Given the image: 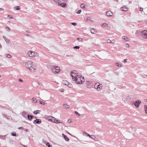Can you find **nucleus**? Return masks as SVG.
I'll list each match as a JSON object with an SVG mask.
<instances>
[{
  "label": "nucleus",
  "instance_id": "obj_11",
  "mask_svg": "<svg viewBox=\"0 0 147 147\" xmlns=\"http://www.w3.org/2000/svg\"><path fill=\"white\" fill-rule=\"evenodd\" d=\"M41 123V120L39 119H36L33 121V123L34 124H40Z\"/></svg>",
  "mask_w": 147,
  "mask_h": 147
},
{
  "label": "nucleus",
  "instance_id": "obj_51",
  "mask_svg": "<svg viewBox=\"0 0 147 147\" xmlns=\"http://www.w3.org/2000/svg\"><path fill=\"white\" fill-rule=\"evenodd\" d=\"M24 129V131H27V132L28 131V130L27 129L24 128V129Z\"/></svg>",
  "mask_w": 147,
  "mask_h": 147
},
{
  "label": "nucleus",
  "instance_id": "obj_53",
  "mask_svg": "<svg viewBox=\"0 0 147 147\" xmlns=\"http://www.w3.org/2000/svg\"><path fill=\"white\" fill-rule=\"evenodd\" d=\"M18 80L20 82H23V80L21 79H18Z\"/></svg>",
  "mask_w": 147,
  "mask_h": 147
},
{
  "label": "nucleus",
  "instance_id": "obj_54",
  "mask_svg": "<svg viewBox=\"0 0 147 147\" xmlns=\"http://www.w3.org/2000/svg\"><path fill=\"white\" fill-rule=\"evenodd\" d=\"M143 8H142V7H140V11H143Z\"/></svg>",
  "mask_w": 147,
  "mask_h": 147
},
{
  "label": "nucleus",
  "instance_id": "obj_37",
  "mask_svg": "<svg viewBox=\"0 0 147 147\" xmlns=\"http://www.w3.org/2000/svg\"><path fill=\"white\" fill-rule=\"evenodd\" d=\"M85 5H84L83 4H82L81 5V7L82 8H85Z\"/></svg>",
  "mask_w": 147,
  "mask_h": 147
},
{
  "label": "nucleus",
  "instance_id": "obj_34",
  "mask_svg": "<svg viewBox=\"0 0 147 147\" xmlns=\"http://www.w3.org/2000/svg\"><path fill=\"white\" fill-rule=\"evenodd\" d=\"M80 48V47L78 46H75L73 47L74 49H79Z\"/></svg>",
  "mask_w": 147,
  "mask_h": 147
},
{
  "label": "nucleus",
  "instance_id": "obj_46",
  "mask_svg": "<svg viewBox=\"0 0 147 147\" xmlns=\"http://www.w3.org/2000/svg\"><path fill=\"white\" fill-rule=\"evenodd\" d=\"M115 42V40H111V43L113 44Z\"/></svg>",
  "mask_w": 147,
  "mask_h": 147
},
{
  "label": "nucleus",
  "instance_id": "obj_29",
  "mask_svg": "<svg viewBox=\"0 0 147 147\" xmlns=\"http://www.w3.org/2000/svg\"><path fill=\"white\" fill-rule=\"evenodd\" d=\"M77 40L80 42L82 41L83 40V39L81 38H78Z\"/></svg>",
  "mask_w": 147,
  "mask_h": 147
},
{
  "label": "nucleus",
  "instance_id": "obj_31",
  "mask_svg": "<svg viewBox=\"0 0 147 147\" xmlns=\"http://www.w3.org/2000/svg\"><path fill=\"white\" fill-rule=\"evenodd\" d=\"M102 26L106 27L108 26V24L107 23H104L102 25Z\"/></svg>",
  "mask_w": 147,
  "mask_h": 147
},
{
  "label": "nucleus",
  "instance_id": "obj_30",
  "mask_svg": "<svg viewBox=\"0 0 147 147\" xmlns=\"http://www.w3.org/2000/svg\"><path fill=\"white\" fill-rule=\"evenodd\" d=\"M38 111H39L38 110L35 111L33 112V113L37 115V114H38Z\"/></svg>",
  "mask_w": 147,
  "mask_h": 147
},
{
  "label": "nucleus",
  "instance_id": "obj_10",
  "mask_svg": "<svg viewBox=\"0 0 147 147\" xmlns=\"http://www.w3.org/2000/svg\"><path fill=\"white\" fill-rule=\"evenodd\" d=\"M88 136L92 139L96 141H98V140H97V139L96 138V137L94 135H88Z\"/></svg>",
  "mask_w": 147,
  "mask_h": 147
},
{
  "label": "nucleus",
  "instance_id": "obj_63",
  "mask_svg": "<svg viewBox=\"0 0 147 147\" xmlns=\"http://www.w3.org/2000/svg\"><path fill=\"white\" fill-rule=\"evenodd\" d=\"M146 102L147 101V99H146Z\"/></svg>",
  "mask_w": 147,
  "mask_h": 147
},
{
  "label": "nucleus",
  "instance_id": "obj_58",
  "mask_svg": "<svg viewBox=\"0 0 147 147\" xmlns=\"http://www.w3.org/2000/svg\"><path fill=\"white\" fill-rule=\"evenodd\" d=\"M71 120H68V122L69 123H70L71 122Z\"/></svg>",
  "mask_w": 147,
  "mask_h": 147
},
{
  "label": "nucleus",
  "instance_id": "obj_33",
  "mask_svg": "<svg viewBox=\"0 0 147 147\" xmlns=\"http://www.w3.org/2000/svg\"><path fill=\"white\" fill-rule=\"evenodd\" d=\"M48 146V147H52V145H50L49 143L48 142H47L46 144Z\"/></svg>",
  "mask_w": 147,
  "mask_h": 147
},
{
  "label": "nucleus",
  "instance_id": "obj_20",
  "mask_svg": "<svg viewBox=\"0 0 147 147\" xmlns=\"http://www.w3.org/2000/svg\"><path fill=\"white\" fill-rule=\"evenodd\" d=\"M122 10L123 11H126L127 10V9L124 7L121 8Z\"/></svg>",
  "mask_w": 147,
  "mask_h": 147
},
{
  "label": "nucleus",
  "instance_id": "obj_62",
  "mask_svg": "<svg viewBox=\"0 0 147 147\" xmlns=\"http://www.w3.org/2000/svg\"><path fill=\"white\" fill-rule=\"evenodd\" d=\"M8 23H10V21H8Z\"/></svg>",
  "mask_w": 147,
  "mask_h": 147
},
{
  "label": "nucleus",
  "instance_id": "obj_55",
  "mask_svg": "<svg viewBox=\"0 0 147 147\" xmlns=\"http://www.w3.org/2000/svg\"><path fill=\"white\" fill-rule=\"evenodd\" d=\"M4 10V9L2 8H0V11H2Z\"/></svg>",
  "mask_w": 147,
  "mask_h": 147
},
{
  "label": "nucleus",
  "instance_id": "obj_39",
  "mask_svg": "<svg viewBox=\"0 0 147 147\" xmlns=\"http://www.w3.org/2000/svg\"><path fill=\"white\" fill-rule=\"evenodd\" d=\"M75 113L76 115H77L78 116H80V114L78 113L77 111H75Z\"/></svg>",
  "mask_w": 147,
  "mask_h": 147
},
{
  "label": "nucleus",
  "instance_id": "obj_24",
  "mask_svg": "<svg viewBox=\"0 0 147 147\" xmlns=\"http://www.w3.org/2000/svg\"><path fill=\"white\" fill-rule=\"evenodd\" d=\"M14 8H15V9L16 10H19L20 9V7L19 6H16L14 7Z\"/></svg>",
  "mask_w": 147,
  "mask_h": 147
},
{
  "label": "nucleus",
  "instance_id": "obj_44",
  "mask_svg": "<svg viewBox=\"0 0 147 147\" xmlns=\"http://www.w3.org/2000/svg\"><path fill=\"white\" fill-rule=\"evenodd\" d=\"M7 57L8 58H10L11 57V55L8 54L7 55Z\"/></svg>",
  "mask_w": 147,
  "mask_h": 147
},
{
  "label": "nucleus",
  "instance_id": "obj_38",
  "mask_svg": "<svg viewBox=\"0 0 147 147\" xmlns=\"http://www.w3.org/2000/svg\"><path fill=\"white\" fill-rule=\"evenodd\" d=\"M81 10H79L76 12V13L78 14H80L81 12Z\"/></svg>",
  "mask_w": 147,
  "mask_h": 147
},
{
  "label": "nucleus",
  "instance_id": "obj_59",
  "mask_svg": "<svg viewBox=\"0 0 147 147\" xmlns=\"http://www.w3.org/2000/svg\"><path fill=\"white\" fill-rule=\"evenodd\" d=\"M9 16H9V15H8V17H9V18H13V17H9Z\"/></svg>",
  "mask_w": 147,
  "mask_h": 147
},
{
  "label": "nucleus",
  "instance_id": "obj_25",
  "mask_svg": "<svg viewBox=\"0 0 147 147\" xmlns=\"http://www.w3.org/2000/svg\"><path fill=\"white\" fill-rule=\"evenodd\" d=\"M11 135H12V136H16V133L15 132H12L11 133Z\"/></svg>",
  "mask_w": 147,
  "mask_h": 147
},
{
  "label": "nucleus",
  "instance_id": "obj_48",
  "mask_svg": "<svg viewBox=\"0 0 147 147\" xmlns=\"http://www.w3.org/2000/svg\"><path fill=\"white\" fill-rule=\"evenodd\" d=\"M3 117H5V118H7V119H9V118H7V116L6 115H4V114H3Z\"/></svg>",
  "mask_w": 147,
  "mask_h": 147
},
{
  "label": "nucleus",
  "instance_id": "obj_35",
  "mask_svg": "<svg viewBox=\"0 0 147 147\" xmlns=\"http://www.w3.org/2000/svg\"><path fill=\"white\" fill-rule=\"evenodd\" d=\"M63 83H64L66 85H67L68 84V82L67 81H64Z\"/></svg>",
  "mask_w": 147,
  "mask_h": 147
},
{
  "label": "nucleus",
  "instance_id": "obj_7",
  "mask_svg": "<svg viewBox=\"0 0 147 147\" xmlns=\"http://www.w3.org/2000/svg\"><path fill=\"white\" fill-rule=\"evenodd\" d=\"M141 36L143 38L147 39V30L142 31L141 33Z\"/></svg>",
  "mask_w": 147,
  "mask_h": 147
},
{
  "label": "nucleus",
  "instance_id": "obj_40",
  "mask_svg": "<svg viewBox=\"0 0 147 147\" xmlns=\"http://www.w3.org/2000/svg\"><path fill=\"white\" fill-rule=\"evenodd\" d=\"M127 59H125L123 61V62L124 63H126L127 62Z\"/></svg>",
  "mask_w": 147,
  "mask_h": 147
},
{
  "label": "nucleus",
  "instance_id": "obj_16",
  "mask_svg": "<svg viewBox=\"0 0 147 147\" xmlns=\"http://www.w3.org/2000/svg\"><path fill=\"white\" fill-rule=\"evenodd\" d=\"M102 84H100L98 85L97 89L98 90H100L102 89Z\"/></svg>",
  "mask_w": 147,
  "mask_h": 147
},
{
  "label": "nucleus",
  "instance_id": "obj_32",
  "mask_svg": "<svg viewBox=\"0 0 147 147\" xmlns=\"http://www.w3.org/2000/svg\"><path fill=\"white\" fill-rule=\"evenodd\" d=\"M39 102L40 103V104H42V105H45V103L44 102H42V101H41L40 100L39 101Z\"/></svg>",
  "mask_w": 147,
  "mask_h": 147
},
{
  "label": "nucleus",
  "instance_id": "obj_50",
  "mask_svg": "<svg viewBox=\"0 0 147 147\" xmlns=\"http://www.w3.org/2000/svg\"><path fill=\"white\" fill-rule=\"evenodd\" d=\"M18 129H24V128L22 127H19L18 128Z\"/></svg>",
  "mask_w": 147,
  "mask_h": 147
},
{
  "label": "nucleus",
  "instance_id": "obj_36",
  "mask_svg": "<svg viewBox=\"0 0 147 147\" xmlns=\"http://www.w3.org/2000/svg\"><path fill=\"white\" fill-rule=\"evenodd\" d=\"M22 114L23 115V116H24V115H26L27 114V112H26V111H23L22 112Z\"/></svg>",
  "mask_w": 147,
  "mask_h": 147
},
{
  "label": "nucleus",
  "instance_id": "obj_28",
  "mask_svg": "<svg viewBox=\"0 0 147 147\" xmlns=\"http://www.w3.org/2000/svg\"><path fill=\"white\" fill-rule=\"evenodd\" d=\"M115 64H117L116 65L119 67H121L122 66V65L121 64H120L118 63H115Z\"/></svg>",
  "mask_w": 147,
  "mask_h": 147
},
{
  "label": "nucleus",
  "instance_id": "obj_3",
  "mask_svg": "<svg viewBox=\"0 0 147 147\" xmlns=\"http://www.w3.org/2000/svg\"><path fill=\"white\" fill-rule=\"evenodd\" d=\"M28 57H34L38 56V54L37 53L32 51H29L27 53Z\"/></svg>",
  "mask_w": 147,
  "mask_h": 147
},
{
  "label": "nucleus",
  "instance_id": "obj_17",
  "mask_svg": "<svg viewBox=\"0 0 147 147\" xmlns=\"http://www.w3.org/2000/svg\"><path fill=\"white\" fill-rule=\"evenodd\" d=\"M122 38L126 41H128L129 40L128 38L126 36H123Z\"/></svg>",
  "mask_w": 147,
  "mask_h": 147
},
{
  "label": "nucleus",
  "instance_id": "obj_21",
  "mask_svg": "<svg viewBox=\"0 0 147 147\" xmlns=\"http://www.w3.org/2000/svg\"><path fill=\"white\" fill-rule=\"evenodd\" d=\"M63 106L65 107V108L66 109H68L69 108V106L65 104H63Z\"/></svg>",
  "mask_w": 147,
  "mask_h": 147
},
{
  "label": "nucleus",
  "instance_id": "obj_9",
  "mask_svg": "<svg viewBox=\"0 0 147 147\" xmlns=\"http://www.w3.org/2000/svg\"><path fill=\"white\" fill-rule=\"evenodd\" d=\"M36 68V66L32 65V67H30L28 69L31 72H34L35 71Z\"/></svg>",
  "mask_w": 147,
  "mask_h": 147
},
{
  "label": "nucleus",
  "instance_id": "obj_45",
  "mask_svg": "<svg viewBox=\"0 0 147 147\" xmlns=\"http://www.w3.org/2000/svg\"><path fill=\"white\" fill-rule=\"evenodd\" d=\"M56 3H59V0H53Z\"/></svg>",
  "mask_w": 147,
  "mask_h": 147
},
{
  "label": "nucleus",
  "instance_id": "obj_49",
  "mask_svg": "<svg viewBox=\"0 0 147 147\" xmlns=\"http://www.w3.org/2000/svg\"><path fill=\"white\" fill-rule=\"evenodd\" d=\"M6 28L7 29L8 31H9L10 30V28L9 27H7Z\"/></svg>",
  "mask_w": 147,
  "mask_h": 147
},
{
  "label": "nucleus",
  "instance_id": "obj_57",
  "mask_svg": "<svg viewBox=\"0 0 147 147\" xmlns=\"http://www.w3.org/2000/svg\"><path fill=\"white\" fill-rule=\"evenodd\" d=\"M62 92H63L64 91V90L63 89H61L60 90Z\"/></svg>",
  "mask_w": 147,
  "mask_h": 147
},
{
  "label": "nucleus",
  "instance_id": "obj_47",
  "mask_svg": "<svg viewBox=\"0 0 147 147\" xmlns=\"http://www.w3.org/2000/svg\"><path fill=\"white\" fill-rule=\"evenodd\" d=\"M67 85L69 88H71L72 86V85L71 84H68V85Z\"/></svg>",
  "mask_w": 147,
  "mask_h": 147
},
{
  "label": "nucleus",
  "instance_id": "obj_26",
  "mask_svg": "<svg viewBox=\"0 0 147 147\" xmlns=\"http://www.w3.org/2000/svg\"><path fill=\"white\" fill-rule=\"evenodd\" d=\"M144 110L146 112V113L147 114V105H144Z\"/></svg>",
  "mask_w": 147,
  "mask_h": 147
},
{
  "label": "nucleus",
  "instance_id": "obj_56",
  "mask_svg": "<svg viewBox=\"0 0 147 147\" xmlns=\"http://www.w3.org/2000/svg\"><path fill=\"white\" fill-rule=\"evenodd\" d=\"M26 32H28V33H29V32H30V31L28 30H26Z\"/></svg>",
  "mask_w": 147,
  "mask_h": 147
},
{
  "label": "nucleus",
  "instance_id": "obj_12",
  "mask_svg": "<svg viewBox=\"0 0 147 147\" xmlns=\"http://www.w3.org/2000/svg\"><path fill=\"white\" fill-rule=\"evenodd\" d=\"M107 15L109 16H112L113 15V13L111 11H108L106 12Z\"/></svg>",
  "mask_w": 147,
  "mask_h": 147
},
{
  "label": "nucleus",
  "instance_id": "obj_19",
  "mask_svg": "<svg viewBox=\"0 0 147 147\" xmlns=\"http://www.w3.org/2000/svg\"><path fill=\"white\" fill-rule=\"evenodd\" d=\"M59 5L61 7H63L65 6L66 3H60V4H59Z\"/></svg>",
  "mask_w": 147,
  "mask_h": 147
},
{
  "label": "nucleus",
  "instance_id": "obj_6",
  "mask_svg": "<svg viewBox=\"0 0 147 147\" xmlns=\"http://www.w3.org/2000/svg\"><path fill=\"white\" fill-rule=\"evenodd\" d=\"M50 121H51L52 122H54L56 123H61L60 120H58L53 117H51V119H49Z\"/></svg>",
  "mask_w": 147,
  "mask_h": 147
},
{
  "label": "nucleus",
  "instance_id": "obj_23",
  "mask_svg": "<svg viewBox=\"0 0 147 147\" xmlns=\"http://www.w3.org/2000/svg\"><path fill=\"white\" fill-rule=\"evenodd\" d=\"M131 98L129 96H127L126 98V100L127 101H128L130 100Z\"/></svg>",
  "mask_w": 147,
  "mask_h": 147
},
{
  "label": "nucleus",
  "instance_id": "obj_41",
  "mask_svg": "<svg viewBox=\"0 0 147 147\" xmlns=\"http://www.w3.org/2000/svg\"><path fill=\"white\" fill-rule=\"evenodd\" d=\"M83 134L84 135H87L88 136V135H89V134H88V133L86 132H84L83 133Z\"/></svg>",
  "mask_w": 147,
  "mask_h": 147
},
{
  "label": "nucleus",
  "instance_id": "obj_1",
  "mask_svg": "<svg viewBox=\"0 0 147 147\" xmlns=\"http://www.w3.org/2000/svg\"><path fill=\"white\" fill-rule=\"evenodd\" d=\"M73 80L77 84H82L84 82V77L80 75H78Z\"/></svg>",
  "mask_w": 147,
  "mask_h": 147
},
{
  "label": "nucleus",
  "instance_id": "obj_64",
  "mask_svg": "<svg viewBox=\"0 0 147 147\" xmlns=\"http://www.w3.org/2000/svg\"><path fill=\"white\" fill-rule=\"evenodd\" d=\"M69 135H71V134H70L69 133Z\"/></svg>",
  "mask_w": 147,
  "mask_h": 147
},
{
  "label": "nucleus",
  "instance_id": "obj_2",
  "mask_svg": "<svg viewBox=\"0 0 147 147\" xmlns=\"http://www.w3.org/2000/svg\"><path fill=\"white\" fill-rule=\"evenodd\" d=\"M50 68L52 72L55 74L58 73L59 72L60 70L59 67L57 66H51Z\"/></svg>",
  "mask_w": 147,
  "mask_h": 147
},
{
  "label": "nucleus",
  "instance_id": "obj_43",
  "mask_svg": "<svg viewBox=\"0 0 147 147\" xmlns=\"http://www.w3.org/2000/svg\"><path fill=\"white\" fill-rule=\"evenodd\" d=\"M71 24L73 25L74 26H76L77 24L75 22H72L71 23Z\"/></svg>",
  "mask_w": 147,
  "mask_h": 147
},
{
  "label": "nucleus",
  "instance_id": "obj_15",
  "mask_svg": "<svg viewBox=\"0 0 147 147\" xmlns=\"http://www.w3.org/2000/svg\"><path fill=\"white\" fill-rule=\"evenodd\" d=\"M62 135L63 136L64 138L65 139V140L66 141H69V138L64 134H62Z\"/></svg>",
  "mask_w": 147,
  "mask_h": 147
},
{
  "label": "nucleus",
  "instance_id": "obj_8",
  "mask_svg": "<svg viewBox=\"0 0 147 147\" xmlns=\"http://www.w3.org/2000/svg\"><path fill=\"white\" fill-rule=\"evenodd\" d=\"M141 102V101L139 100L135 102L134 103V104L136 107L137 108H138L139 107Z\"/></svg>",
  "mask_w": 147,
  "mask_h": 147
},
{
  "label": "nucleus",
  "instance_id": "obj_52",
  "mask_svg": "<svg viewBox=\"0 0 147 147\" xmlns=\"http://www.w3.org/2000/svg\"><path fill=\"white\" fill-rule=\"evenodd\" d=\"M132 128L133 130H134V131H136V129L135 127H132Z\"/></svg>",
  "mask_w": 147,
  "mask_h": 147
},
{
  "label": "nucleus",
  "instance_id": "obj_22",
  "mask_svg": "<svg viewBox=\"0 0 147 147\" xmlns=\"http://www.w3.org/2000/svg\"><path fill=\"white\" fill-rule=\"evenodd\" d=\"M105 42L106 43H111V40L109 39L105 40Z\"/></svg>",
  "mask_w": 147,
  "mask_h": 147
},
{
  "label": "nucleus",
  "instance_id": "obj_13",
  "mask_svg": "<svg viewBox=\"0 0 147 147\" xmlns=\"http://www.w3.org/2000/svg\"><path fill=\"white\" fill-rule=\"evenodd\" d=\"M3 38L4 39L5 42L7 43H9L10 42V40L8 38H7L5 36H3Z\"/></svg>",
  "mask_w": 147,
  "mask_h": 147
},
{
  "label": "nucleus",
  "instance_id": "obj_27",
  "mask_svg": "<svg viewBox=\"0 0 147 147\" xmlns=\"http://www.w3.org/2000/svg\"><path fill=\"white\" fill-rule=\"evenodd\" d=\"M32 100L33 101L35 102H37V100L35 98H33Z\"/></svg>",
  "mask_w": 147,
  "mask_h": 147
},
{
  "label": "nucleus",
  "instance_id": "obj_14",
  "mask_svg": "<svg viewBox=\"0 0 147 147\" xmlns=\"http://www.w3.org/2000/svg\"><path fill=\"white\" fill-rule=\"evenodd\" d=\"M34 117L33 116L29 114L28 115L27 117L28 119L29 120H31Z\"/></svg>",
  "mask_w": 147,
  "mask_h": 147
},
{
  "label": "nucleus",
  "instance_id": "obj_42",
  "mask_svg": "<svg viewBox=\"0 0 147 147\" xmlns=\"http://www.w3.org/2000/svg\"><path fill=\"white\" fill-rule=\"evenodd\" d=\"M125 47L127 48H128L129 47V45L127 43L125 44Z\"/></svg>",
  "mask_w": 147,
  "mask_h": 147
},
{
  "label": "nucleus",
  "instance_id": "obj_5",
  "mask_svg": "<svg viewBox=\"0 0 147 147\" xmlns=\"http://www.w3.org/2000/svg\"><path fill=\"white\" fill-rule=\"evenodd\" d=\"M25 66L28 69L30 67L32 66V62L31 61H29L25 63Z\"/></svg>",
  "mask_w": 147,
  "mask_h": 147
},
{
  "label": "nucleus",
  "instance_id": "obj_4",
  "mask_svg": "<svg viewBox=\"0 0 147 147\" xmlns=\"http://www.w3.org/2000/svg\"><path fill=\"white\" fill-rule=\"evenodd\" d=\"M71 75L72 77V80H74L75 78H76L77 76H78L79 75L78 74L77 72L75 70H73L71 71Z\"/></svg>",
  "mask_w": 147,
  "mask_h": 147
},
{
  "label": "nucleus",
  "instance_id": "obj_61",
  "mask_svg": "<svg viewBox=\"0 0 147 147\" xmlns=\"http://www.w3.org/2000/svg\"><path fill=\"white\" fill-rule=\"evenodd\" d=\"M1 75H0V78H1Z\"/></svg>",
  "mask_w": 147,
  "mask_h": 147
},
{
  "label": "nucleus",
  "instance_id": "obj_18",
  "mask_svg": "<svg viewBox=\"0 0 147 147\" xmlns=\"http://www.w3.org/2000/svg\"><path fill=\"white\" fill-rule=\"evenodd\" d=\"M90 31L92 34H95L96 33L95 30L94 28L91 29Z\"/></svg>",
  "mask_w": 147,
  "mask_h": 147
},
{
  "label": "nucleus",
  "instance_id": "obj_60",
  "mask_svg": "<svg viewBox=\"0 0 147 147\" xmlns=\"http://www.w3.org/2000/svg\"><path fill=\"white\" fill-rule=\"evenodd\" d=\"M26 35L27 36H29V35L28 34H26Z\"/></svg>",
  "mask_w": 147,
  "mask_h": 147
}]
</instances>
